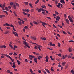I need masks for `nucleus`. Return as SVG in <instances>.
Here are the masks:
<instances>
[{"instance_id":"obj_1","label":"nucleus","mask_w":74,"mask_h":74,"mask_svg":"<svg viewBox=\"0 0 74 74\" xmlns=\"http://www.w3.org/2000/svg\"><path fill=\"white\" fill-rule=\"evenodd\" d=\"M29 58L30 60H32V58H34V62H36V63H37V59H38V58H35V56H34L32 55H29Z\"/></svg>"},{"instance_id":"obj_2","label":"nucleus","mask_w":74,"mask_h":74,"mask_svg":"<svg viewBox=\"0 0 74 74\" xmlns=\"http://www.w3.org/2000/svg\"><path fill=\"white\" fill-rule=\"evenodd\" d=\"M23 45H25V46L27 47L28 48H30V47L29 46V44L25 41H23Z\"/></svg>"},{"instance_id":"obj_3","label":"nucleus","mask_w":74,"mask_h":74,"mask_svg":"<svg viewBox=\"0 0 74 74\" xmlns=\"http://www.w3.org/2000/svg\"><path fill=\"white\" fill-rule=\"evenodd\" d=\"M30 38L31 39H32V40H37V37L36 36L34 37L33 36H31Z\"/></svg>"},{"instance_id":"obj_4","label":"nucleus","mask_w":74,"mask_h":74,"mask_svg":"<svg viewBox=\"0 0 74 74\" xmlns=\"http://www.w3.org/2000/svg\"><path fill=\"white\" fill-rule=\"evenodd\" d=\"M40 22V23H42V26L44 27H45V25H47V23H45L44 22H43L41 21Z\"/></svg>"},{"instance_id":"obj_5","label":"nucleus","mask_w":74,"mask_h":74,"mask_svg":"<svg viewBox=\"0 0 74 74\" xmlns=\"http://www.w3.org/2000/svg\"><path fill=\"white\" fill-rule=\"evenodd\" d=\"M13 34H14L15 36H16L17 37H18V34H17V33H16V32L13 31Z\"/></svg>"},{"instance_id":"obj_6","label":"nucleus","mask_w":74,"mask_h":74,"mask_svg":"<svg viewBox=\"0 0 74 74\" xmlns=\"http://www.w3.org/2000/svg\"><path fill=\"white\" fill-rule=\"evenodd\" d=\"M3 26H10V25L9 24L7 23H5L3 25Z\"/></svg>"},{"instance_id":"obj_7","label":"nucleus","mask_w":74,"mask_h":74,"mask_svg":"<svg viewBox=\"0 0 74 74\" xmlns=\"http://www.w3.org/2000/svg\"><path fill=\"white\" fill-rule=\"evenodd\" d=\"M36 10H37V11H38V12H40L41 11V8L39 9L38 8H36Z\"/></svg>"},{"instance_id":"obj_8","label":"nucleus","mask_w":74,"mask_h":74,"mask_svg":"<svg viewBox=\"0 0 74 74\" xmlns=\"http://www.w3.org/2000/svg\"><path fill=\"white\" fill-rule=\"evenodd\" d=\"M56 20H57V21H59V19H60V17L59 16H57L56 17Z\"/></svg>"},{"instance_id":"obj_9","label":"nucleus","mask_w":74,"mask_h":74,"mask_svg":"<svg viewBox=\"0 0 74 74\" xmlns=\"http://www.w3.org/2000/svg\"><path fill=\"white\" fill-rule=\"evenodd\" d=\"M38 60H40L41 59L40 58H42V56H38Z\"/></svg>"},{"instance_id":"obj_10","label":"nucleus","mask_w":74,"mask_h":74,"mask_svg":"<svg viewBox=\"0 0 74 74\" xmlns=\"http://www.w3.org/2000/svg\"><path fill=\"white\" fill-rule=\"evenodd\" d=\"M56 6L58 7V8H60V3H58V5L57 4L56 5Z\"/></svg>"},{"instance_id":"obj_11","label":"nucleus","mask_w":74,"mask_h":74,"mask_svg":"<svg viewBox=\"0 0 74 74\" xmlns=\"http://www.w3.org/2000/svg\"><path fill=\"white\" fill-rule=\"evenodd\" d=\"M13 8L14 9H16V5H15V4H14L13 5Z\"/></svg>"},{"instance_id":"obj_12","label":"nucleus","mask_w":74,"mask_h":74,"mask_svg":"<svg viewBox=\"0 0 74 74\" xmlns=\"http://www.w3.org/2000/svg\"><path fill=\"white\" fill-rule=\"evenodd\" d=\"M60 2L61 3H64V4H65V2H64V0H61Z\"/></svg>"},{"instance_id":"obj_13","label":"nucleus","mask_w":74,"mask_h":74,"mask_svg":"<svg viewBox=\"0 0 74 74\" xmlns=\"http://www.w3.org/2000/svg\"><path fill=\"white\" fill-rule=\"evenodd\" d=\"M10 33V31H7L5 32V34H8Z\"/></svg>"},{"instance_id":"obj_14","label":"nucleus","mask_w":74,"mask_h":74,"mask_svg":"<svg viewBox=\"0 0 74 74\" xmlns=\"http://www.w3.org/2000/svg\"><path fill=\"white\" fill-rule=\"evenodd\" d=\"M21 55H22L21 54H19V55H18V59H19V60H22V59H21Z\"/></svg>"},{"instance_id":"obj_15","label":"nucleus","mask_w":74,"mask_h":74,"mask_svg":"<svg viewBox=\"0 0 74 74\" xmlns=\"http://www.w3.org/2000/svg\"><path fill=\"white\" fill-rule=\"evenodd\" d=\"M45 70L48 73H50V72H49V70H48V69H45Z\"/></svg>"},{"instance_id":"obj_16","label":"nucleus","mask_w":74,"mask_h":74,"mask_svg":"<svg viewBox=\"0 0 74 74\" xmlns=\"http://www.w3.org/2000/svg\"><path fill=\"white\" fill-rule=\"evenodd\" d=\"M41 7L42 8H45V9H46L47 8V7L45 5H43L41 6Z\"/></svg>"},{"instance_id":"obj_17","label":"nucleus","mask_w":74,"mask_h":74,"mask_svg":"<svg viewBox=\"0 0 74 74\" xmlns=\"http://www.w3.org/2000/svg\"><path fill=\"white\" fill-rule=\"evenodd\" d=\"M41 39L42 40H43V41H45L47 40V39L45 38H42L41 37Z\"/></svg>"},{"instance_id":"obj_18","label":"nucleus","mask_w":74,"mask_h":74,"mask_svg":"<svg viewBox=\"0 0 74 74\" xmlns=\"http://www.w3.org/2000/svg\"><path fill=\"white\" fill-rule=\"evenodd\" d=\"M66 65V62H63L62 63V66H64Z\"/></svg>"},{"instance_id":"obj_19","label":"nucleus","mask_w":74,"mask_h":74,"mask_svg":"<svg viewBox=\"0 0 74 74\" xmlns=\"http://www.w3.org/2000/svg\"><path fill=\"white\" fill-rule=\"evenodd\" d=\"M5 10H6V11H9L8 8H7V7H5Z\"/></svg>"},{"instance_id":"obj_20","label":"nucleus","mask_w":74,"mask_h":74,"mask_svg":"<svg viewBox=\"0 0 74 74\" xmlns=\"http://www.w3.org/2000/svg\"><path fill=\"white\" fill-rule=\"evenodd\" d=\"M65 21L67 23H68V24H69V20L67 19H65Z\"/></svg>"},{"instance_id":"obj_21","label":"nucleus","mask_w":74,"mask_h":74,"mask_svg":"<svg viewBox=\"0 0 74 74\" xmlns=\"http://www.w3.org/2000/svg\"><path fill=\"white\" fill-rule=\"evenodd\" d=\"M5 16L3 14L1 15L0 16V18H3V17H5Z\"/></svg>"},{"instance_id":"obj_22","label":"nucleus","mask_w":74,"mask_h":74,"mask_svg":"<svg viewBox=\"0 0 74 74\" xmlns=\"http://www.w3.org/2000/svg\"><path fill=\"white\" fill-rule=\"evenodd\" d=\"M24 4L25 5H29V3H28L27 2H25Z\"/></svg>"},{"instance_id":"obj_23","label":"nucleus","mask_w":74,"mask_h":74,"mask_svg":"<svg viewBox=\"0 0 74 74\" xmlns=\"http://www.w3.org/2000/svg\"><path fill=\"white\" fill-rule=\"evenodd\" d=\"M71 73H72V74H74V71L72 69L71 71Z\"/></svg>"},{"instance_id":"obj_24","label":"nucleus","mask_w":74,"mask_h":74,"mask_svg":"<svg viewBox=\"0 0 74 74\" xmlns=\"http://www.w3.org/2000/svg\"><path fill=\"white\" fill-rule=\"evenodd\" d=\"M17 62L18 63V65H20V64H21V62H20V61H19L18 60H17Z\"/></svg>"},{"instance_id":"obj_25","label":"nucleus","mask_w":74,"mask_h":74,"mask_svg":"<svg viewBox=\"0 0 74 74\" xmlns=\"http://www.w3.org/2000/svg\"><path fill=\"white\" fill-rule=\"evenodd\" d=\"M69 52H71V49L70 47L69 48Z\"/></svg>"},{"instance_id":"obj_26","label":"nucleus","mask_w":74,"mask_h":74,"mask_svg":"<svg viewBox=\"0 0 74 74\" xmlns=\"http://www.w3.org/2000/svg\"><path fill=\"white\" fill-rule=\"evenodd\" d=\"M18 23L19 25H22V22H21V21H18Z\"/></svg>"},{"instance_id":"obj_27","label":"nucleus","mask_w":74,"mask_h":74,"mask_svg":"<svg viewBox=\"0 0 74 74\" xmlns=\"http://www.w3.org/2000/svg\"><path fill=\"white\" fill-rule=\"evenodd\" d=\"M39 2V0H37L35 3V4H37Z\"/></svg>"},{"instance_id":"obj_28","label":"nucleus","mask_w":74,"mask_h":74,"mask_svg":"<svg viewBox=\"0 0 74 74\" xmlns=\"http://www.w3.org/2000/svg\"><path fill=\"white\" fill-rule=\"evenodd\" d=\"M11 70H8L6 71V72L8 73H10L11 72Z\"/></svg>"},{"instance_id":"obj_29","label":"nucleus","mask_w":74,"mask_h":74,"mask_svg":"<svg viewBox=\"0 0 74 74\" xmlns=\"http://www.w3.org/2000/svg\"><path fill=\"white\" fill-rule=\"evenodd\" d=\"M9 45L10 47H11L12 48H12H13V46L12 45H11L10 44H9Z\"/></svg>"},{"instance_id":"obj_30","label":"nucleus","mask_w":74,"mask_h":74,"mask_svg":"<svg viewBox=\"0 0 74 74\" xmlns=\"http://www.w3.org/2000/svg\"><path fill=\"white\" fill-rule=\"evenodd\" d=\"M55 14H56V15H59V13H58V12L55 11Z\"/></svg>"},{"instance_id":"obj_31","label":"nucleus","mask_w":74,"mask_h":74,"mask_svg":"<svg viewBox=\"0 0 74 74\" xmlns=\"http://www.w3.org/2000/svg\"><path fill=\"white\" fill-rule=\"evenodd\" d=\"M33 23H34V24H35V25H38V23H37V22H36L34 21Z\"/></svg>"},{"instance_id":"obj_32","label":"nucleus","mask_w":74,"mask_h":74,"mask_svg":"<svg viewBox=\"0 0 74 74\" xmlns=\"http://www.w3.org/2000/svg\"><path fill=\"white\" fill-rule=\"evenodd\" d=\"M16 7H19V5L18 3H16Z\"/></svg>"},{"instance_id":"obj_33","label":"nucleus","mask_w":74,"mask_h":74,"mask_svg":"<svg viewBox=\"0 0 74 74\" xmlns=\"http://www.w3.org/2000/svg\"><path fill=\"white\" fill-rule=\"evenodd\" d=\"M57 55H58L59 56H60V57H62V56H61V54L60 53V54H56Z\"/></svg>"},{"instance_id":"obj_34","label":"nucleus","mask_w":74,"mask_h":74,"mask_svg":"<svg viewBox=\"0 0 74 74\" xmlns=\"http://www.w3.org/2000/svg\"><path fill=\"white\" fill-rule=\"evenodd\" d=\"M29 6H30V7H31V8H33V5H32V4L31 3H29Z\"/></svg>"},{"instance_id":"obj_35","label":"nucleus","mask_w":74,"mask_h":74,"mask_svg":"<svg viewBox=\"0 0 74 74\" xmlns=\"http://www.w3.org/2000/svg\"><path fill=\"white\" fill-rule=\"evenodd\" d=\"M22 11L23 12H26L27 11V10H26V9H22Z\"/></svg>"},{"instance_id":"obj_36","label":"nucleus","mask_w":74,"mask_h":74,"mask_svg":"<svg viewBox=\"0 0 74 74\" xmlns=\"http://www.w3.org/2000/svg\"><path fill=\"white\" fill-rule=\"evenodd\" d=\"M47 5L49 6V7H51V8H52V5H51L48 4Z\"/></svg>"},{"instance_id":"obj_37","label":"nucleus","mask_w":74,"mask_h":74,"mask_svg":"<svg viewBox=\"0 0 74 74\" xmlns=\"http://www.w3.org/2000/svg\"><path fill=\"white\" fill-rule=\"evenodd\" d=\"M5 57H6V58H9V57L10 56H9V55L6 54H5Z\"/></svg>"},{"instance_id":"obj_38","label":"nucleus","mask_w":74,"mask_h":74,"mask_svg":"<svg viewBox=\"0 0 74 74\" xmlns=\"http://www.w3.org/2000/svg\"><path fill=\"white\" fill-rule=\"evenodd\" d=\"M69 21H70L71 22H72V23H73V21L71 18V19H69Z\"/></svg>"},{"instance_id":"obj_39","label":"nucleus","mask_w":74,"mask_h":74,"mask_svg":"<svg viewBox=\"0 0 74 74\" xmlns=\"http://www.w3.org/2000/svg\"><path fill=\"white\" fill-rule=\"evenodd\" d=\"M13 2H10V5L11 6H12V5H13Z\"/></svg>"},{"instance_id":"obj_40","label":"nucleus","mask_w":74,"mask_h":74,"mask_svg":"<svg viewBox=\"0 0 74 74\" xmlns=\"http://www.w3.org/2000/svg\"><path fill=\"white\" fill-rule=\"evenodd\" d=\"M51 71H54V70L53 69V67H51Z\"/></svg>"},{"instance_id":"obj_41","label":"nucleus","mask_w":74,"mask_h":74,"mask_svg":"<svg viewBox=\"0 0 74 74\" xmlns=\"http://www.w3.org/2000/svg\"><path fill=\"white\" fill-rule=\"evenodd\" d=\"M23 13L25 15H27L28 14H26V13H25V12H23Z\"/></svg>"},{"instance_id":"obj_42","label":"nucleus","mask_w":74,"mask_h":74,"mask_svg":"<svg viewBox=\"0 0 74 74\" xmlns=\"http://www.w3.org/2000/svg\"><path fill=\"white\" fill-rule=\"evenodd\" d=\"M29 71L31 73H33V71L32 70V69H30Z\"/></svg>"},{"instance_id":"obj_43","label":"nucleus","mask_w":74,"mask_h":74,"mask_svg":"<svg viewBox=\"0 0 74 74\" xmlns=\"http://www.w3.org/2000/svg\"><path fill=\"white\" fill-rule=\"evenodd\" d=\"M24 29H28V27L27 26H25L24 27Z\"/></svg>"},{"instance_id":"obj_44","label":"nucleus","mask_w":74,"mask_h":74,"mask_svg":"<svg viewBox=\"0 0 74 74\" xmlns=\"http://www.w3.org/2000/svg\"><path fill=\"white\" fill-rule=\"evenodd\" d=\"M34 9H32L31 10V12H34Z\"/></svg>"},{"instance_id":"obj_45","label":"nucleus","mask_w":74,"mask_h":74,"mask_svg":"<svg viewBox=\"0 0 74 74\" xmlns=\"http://www.w3.org/2000/svg\"><path fill=\"white\" fill-rule=\"evenodd\" d=\"M62 59H65V57H64V56H62V58H61Z\"/></svg>"},{"instance_id":"obj_46","label":"nucleus","mask_w":74,"mask_h":74,"mask_svg":"<svg viewBox=\"0 0 74 74\" xmlns=\"http://www.w3.org/2000/svg\"><path fill=\"white\" fill-rule=\"evenodd\" d=\"M13 55H14V56H16V55H17V54L16 53L14 52L13 54Z\"/></svg>"},{"instance_id":"obj_47","label":"nucleus","mask_w":74,"mask_h":74,"mask_svg":"<svg viewBox=\"0 0 74 74\" xmlns=\"http://www.w3.org/2000/svg\"><path fill=\"white\" fill-rule=\"evenodd\" d=\"M5 3H4L2 5V7H5Z\"/></svg>"},{"instance_id":"obj_48","label":"nucleus","mask_w":74,"mask_h":74,"mask_svg":"<svg viewBox=\"0 0 74 74\" xmlns=\"http://www.w3.org/2000/svg\"><path fill=\"white\" fill-rule=\"evenodd\" d=\"M62 32H63V33L64 34H67V33H66V32H64V31H62Z\"/></svg>"},{"instance_id":"obj_49","label":"nucleus","mask_w":74,"mask_h":74,"mask_svg":"<svg viewBox=\"0 0 74 74\" xmlns=\"http://www.w3.org/2000/svg\"><path fill=\"white\" fill-rule=\"evenodd\" d=\"M38 48V46H36L35 47L34 49H37V48Z\"/></svg>"},{"instance_id":"obj_50","label":"nucleus","mask_w":74,"mask_h":74,"mask_svg":"<svg viewBox=\"0 0 74 74\" xmlns=\"http://www.w3.org/2000/svg\"><path fill=\"white\" fill-rule=\"evenodd\" d=\"M10 27H14V26L12 24L10 25Z\"/></svg>"},{"instance_id":"obj_51","label":"nucleus","mask_w":74,"mask_h":74,"mask_svg":"<svg viewBox=\"0 0 74 74\" xmlns=\"http://www.w3.org/2000/svg\"><path fill=\"white\" fill-rule=\"evenodd\" d=\"M12 67H13V68H15V67H16V66L15 65H13L12 66Z\"/></svg>"},{"instance_id":"obj_52","label":"nucleus","mask_w":74,"mask_h":74,"mask_svg":"<svg viewBox=\"0 0 74 74\" xmlns=\"http://www.w3.org/2000/svg\"><path fill=\"white\" fill-rule=\"evenodd\" d=\"M12 54H13V53L12 52L10 53H9V55H12Z\"/></svg>"},{"instance_id":"obj_53","label":"nucleus","mask_w":74,"mask_h":74,"mask_svg":"<svg viewBox=\"0 0 74 74\" xmlns=\"http://www.w3.org/2000/svg\"><path fill=\"white\" fill-rule=\"evenodd\" d=\"M45 59H48V56H47L45 57Z\"/></svg>"},{"instance_id":"obj_54","label":"nucleus","mask_w":74,"mask_h":74,"mask_svg":"<svg viewBox=\"0 0 74 74\" xmlns=\"http://www.w3.org/2000/svg\"><path fill=\"white\" fill-rule=\"evenodd\" d=\"M38 72L39 73H40V74L41 73V70H38Z\"/></svg>"},{"instance_id":"obj_55","label":"nucleus","mask_w":74,"mask_h":74,"mask_svg":"<svg viewBox=\"0 0 74 74\" xmlns=\"http://www.w3.org/2000/svg\"><path fill=\"white\" fill-rule=\"evenodd\" d=\"M50 46H52V42H50Z\"/></svg>"},{"instance_id":"obj_56","label":"nucleus","mask_w":74,"mask_h":74,"mask_svg":"<svg viewBox=\"0 0 74 74\" xmlns=\"http://www.w3.org/2000/svg\"><path fill=\"white\" fill-rule=\"evenodd\" d=\"M13 29L14 31H15V32H16V29H15V28L14 27H13Z\"/></svg>"},{"instance_id":"obj_57","label":"nucleus","mask_w":74,"mask_h":74,"mask_svg":"<svg viewBox=\"0 0 74 74\" xmlns=\"http://www.w3.org/2000/svg\"><path fill=\"white\" fill-rule=\"evenodd\" d=\"M50 58L52 60H53V58H52V56H50Z\"/></svg>"},{"instance_id":"obj_58","label":"nucleus","mask_w":74,"mask_h":74,"mask_svg":"<svg viewBox=\"0 0 74 74\" xmlns=\"http://www.w3.org/2000/svg\"><path fill=\"white\" fill-rule=\"evenodd\" d=\"M53 27H55V28H57L56 27V26H55V25L54 24H53Z\"/></svg>"},{"instance_id":"obj_59","label":"nucleus","mask_w":74,"mask_h":74,"mask_svg":"<svg viewBox=\"0 0 74 74\" xmlns=\"http://www.w3.org/2000/svg\"><path fill=\"white\" fill-rule=\"evenodd\" d=\"M41 11H45V10L43 8H41Z\"/></svg>"},{"instance_id":"obj_60","label":"nucleus","mask_w":74,"mask_h":74,"mask_svg":"<svg viewBox=\"0 0 74 74\" xmlns=\"http://www.w3.org/2000/svg\"><path fill=\"white\" fill-rule=\"evenodd\" d=\"M58 45L59 47H60V43H58Z\"/></svg>"},{"instance_id":"obj_61","label":"nucleus","mask_w":74,"mask_h":74,"mask_svg":"<svg viewBox=\"0 0 74 74\" xmlns=\"http://www.w3.org/2000/svg\"><path fill=\"white\" fill-rule=\"evenodd\" d=\"M57 36H58V37H60V35L59 34H57Z\"/></svg>"},{"instance_id":"obj_62","label":"nucleus","mask_w":74,"mask_h":74,"mask_svg":"<svg viewBox=\"0 0 74 74\" xmlns=\"http://www.w3.org/2000/svg\"><path fill=\"white\" fill-rule=\"evenodd\" d=\"M42 14H43V15H45V11H43V12H42Z\"/></svg>"},{"instance_id":"obj_63","label":"nucleus","mask_w":74,"mask_h":74,"mask_svg":"<svg viewBox=\"0 0 74 74\" xmlns=\"http://www.w3.org/2000/svg\"><path fill=\"white\" fill-rule=\"evenodd\" d=\"M55 4H58V2L57 1H56L55 2Z\"/></svg>"},{"instance_id":"obj_64","label":"nucleus","mask_w":74,"mask_h":74,"mask_svg":"<svg viewBox=\"0 0 74 74\" xmlns=\"http://www.w3.org/2000/svg\"><path fill=\"white\" fill-rule=\"evenodd\" d=\"M68 58H71V56H68Z\"/></svg>"}]
</instances>
